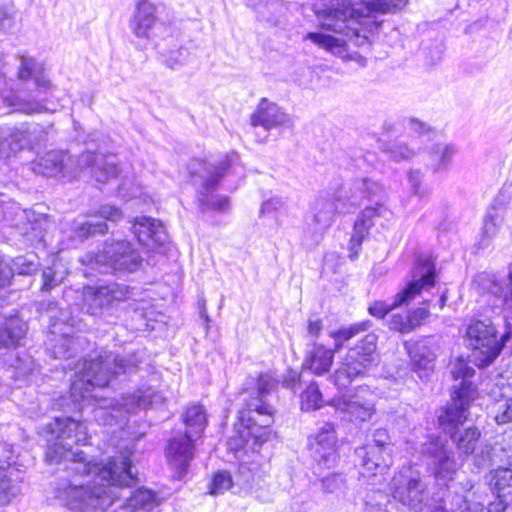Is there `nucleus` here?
<instances>
[{"mask_svg":"<svg viewBox=\"0 0 512 512\" xmlns=\"http://www.w3.org/2000/svg\"><path fill=\"white\" fill-rule=\"evenodd\" d=\"M383 196L382 185L371 178H356L348 186L335 180L327 190L319 193L312 205L313 220L317 226L315 231L323 233L332 225L337 213L355 210L364 199L374 202V205L366 206L357 215L353 225L348 244L349 258L358 259L362 244L376 224V219L389 221L392 217V211L382 203Z\"/></svg>","mask_w":512,"mask_h":512,"instance_id":"obj_1","label":"nucleus"},{"mask_svg":"<svg viewBox=\"0 0 512 512\" xmlns=\"http://www.w3.org/2000/svg\"><path fill=\"white\" fill-rule=\"evenodd\" d=\"M133 462L127 468L132 475L131 481H108L98 478L96 468L87 473L75 474L62 470L66 476L55 483V497L72 510L106 511L114 507L113 512L150 511L157 505V494L146 487L130 491L128 496H122L123 488L131 487L138 482L137 474L133 471Z\"/></svg>","mask_w":512,"mask_h":512,"instance_id":"obj_2","label":"nucleus"},{"mask_svg":"<svg viewBox=\"0 0 512 512\" xmlns=\"http://www.w3.org/2000/svg\"><path fill=\"white\" fill-rule=\"evenodd\" d=\"M83 424L71 417H56L47 425L51 435L45 452L48 464H56L58 470H66L75 474L87 473L93 468L99 471L98 478L108 481H131L132 475L127 472L131 465L129 456L109 457L105 462L90 459L82 450H73L74 445L86 439Z\"/></svg>","mask_w":512,"mask_h":512,"instance_id":"obj_3","label":"nucleus"},{"mask_svg":"<svg viewBox=\"0 0 512 512\" xmlns=\"http://www.w3.org/2000/svg\"><path fill=\"white\" fill-rule=\"evenodd\" d=\"M141 359L136 352L115 353L105 348L95 352L94 357L69 361L63 369L74 371L70 384V399L82 406L86 401L95 400L96 388L115 387L130 380L139 372Z\"/></svg>","mask_w":512,"mask_h":512,"instance_id":"obj_4","label":"nucleus"},{"mask_svg":"<svg viewBox=\"0 0 512 512\" xmlns=\"http://www.w3.org/2000/svg\"><path fill=\"white\" fill-rule=\"evenodd\" d=\"M273 387L271 375L268 373L258 375L253 392L255 396L246 400L238 411L237 421L234 423V434L228 439L227 445L231 451L258 452L262 445L271 439L274 411L265 398Z\"/></svg>","mask_w":512,"mask_h":512,"instance_id":"obj_5","label":"nucleus"},{"mask_svg":"<svg viewBox=\"0 0 512 512\" xmlns=\"http://www.w3.org/2000/svg\"><path fill=\"white\" fill-rule=\"evenodd\" d=\"M181 420L183 433L170 438L165 448L169 468L178 480H182L188 473L195 457L196 441L202 438L208 426V415L202 404L192 403L185 407Z\"/></svg>","mask_w":512,"mask_h":512,"instance_id":"obj_6","label":"nucleus"},{"mask_svg":"<svg viewBox=\"0 0 512 512\" xmlns=\"http://www.w3.org/2000/svg\"><path fill=\"white\" fill-rule=\"evenodd\" d=\"M133 288L116 281H103L83 288V307L87 314L106 324H116L123 304L132 297Z\"/></svg>","mask_w":512,"mask_h":512,"instance_id":"obj_7","label":"nucleus"},{"mask_svg":"<svg viewBox=\"0 0 512 512\" xmlns=\"http://www.w3.org/2000/svg\"><path fill=\"white\" fill-rule=\"evenodd\" d=\"M436 282L435 261L432 258H418L411 269V279L394 296L392 302L375 300L369 304L368 313L376 319H385L391 311L410 304L423 290L433 287Z\"/></svg>","mask_w":512,"mask_h":512,"instance_id":"obj_8","label":"nucleus"},{"mask_svg":"<svg viewBox=\"0 0 512 512\" xmlns=\"http://www.w3.org/2000/svg\"><path fill=\"white\" fill-rule=\"evenodd\" d=\"M377 340L374 333H369L348 349L338 368L329 376L339 391H344L354 381L365 377L377 365Z\"/></svg>","mask_w":512,"mask_h":512,"instance_id":"obj_9","label":"nucleus"},{"mask_svg":"<svg viewBox=\"0 0 512 512\" xmlns=\"http://www.w3.org/2000/svg\"><path fill=\"white\" fill-rule=\"evenodd\" d=\"M421 453L433 466L435 481L439 487L434 498L438 504L431 512H453L452 507H447V501L450 498L449 482L454 480L456 474L453 452L448 448L446 441L439 437H431L422 444Z\"/></svg>","mask_w":512,"mask_h":512,"instance_id":"obj_10","label":"nucleus"},{"mask_svg":"<svg viewBox=\"0 0 512 512\" xmlns=\"http://www.w3.org/2000/svg\"><path fill=\"white\" fill-rule=\"evenodd\" d=\"M142 263L143 257L133 242L113 237L107 239L102 249L91 255L89 260L91 268L101 273H133L141 268Z\"/></svg>","mask_w":512,"mask_h":512,"instance_id":"obj_11","label":"nucleus"},{"mask_svg":"<svg viewBox=\"0 0 512 512\" xmlns=\"http://www.w3.org/2000/svg\"><path fill=\"white\" fill-rule=\"evenodd\" d=\"M390 437L386 429H376L372 438L362 446L355 448L352 455L354 466L359 469L360 477L375 476L390 465Z\"/></svg>","mask_w":512,"mask_h":512,"instance_id":"obj_12","label":"nucleus"},{"mask_svg":"<svg viewBox=\"0 0 512 512\" xmlns=\"http://www.w3.org/2000/svg\"><path fill=\"white\" fill-rule=\"evenodd\" d=\"M153 391L137 390L134 393L122 397L121 402L110 400L109 406H100L94 410L95 420L103 426H125L131 414L137 413L142 409H147L153 403Z\"/></svg>","mask_w":512,"mask_h":512,"instance_id":"obj_13","label":"nucleus"},{"mask_svg":"<svg viewBox=\"0 0 512 512\" xmlns=\"http://www.w3.org/2000/svg\"><path fill=\"white\" fill-rule=\"evenodd\" d=\"M336 446V425L325 422L314 435L308 437L306 447L314 463L312 469L334 468L339 460Z\"/></svg>","mask_w":512,"mask_h":512,"instance_id":"obj_14","label":"nucleus"},{"mask_svg":"<svg viewBox=\"0 0 512 512\" xmlns=\"http://www.w3.org/2000/svg\"><path fill=\"white\" fill-rule=\"evenodd\" d=\"M156 12V6L148 0H140L136 5L129 27L139 39L138 46L141 49L146 48L147 42L164 38L168 34V27L159 21Z\"/></svg>","mask_w":512,"mask_h":512,"instance_id":"obj_15","label":"nucleus"},{"mask_svg":"<svg viewBox=\"0 0 512 512\" xmlns=\"http://www.w3.org/2000/svg\"><path fill=\"white\" fill-rule=\"evenodd\" d=\"M469 385L463 383L460 387L451 391V404H447L440 409L437 416L439 428L455 439L459 433L460 427L467 419L469 408L476 399L469 395Z\"/></svg>","mask_w":512,"mask_h":512,"instance_id":"obj_16","label":"nucleus"},{"mask_svg":"<svg viewBox=\"0 0 512 512\" xmlns=\"http://www.w3.org/2000/svg\"><path fill=\"white\" fill-rule=\"evenodd\" d=\"M393 497L415 512H422L428 501L427 486L418 472L406 469L392 479Z\"/></svg>","mask_w":512,"mask_h":512,"instance_id":"obj_17","label":"nucleus"},{"mask_svg":"<svg viewBox=\"0 0 512 512\" xmlns=\"http://www.w3.org/2000/svg\"><path fill=\"white\" fill-rule=\"evenodd\" d=\"M122 211L113 205H103L96 215H91L83 220H75L71 227L70 239L74 243L84 241L99 235H104L110 230V224L122 220Z\"/></svg>","mask_w":512,"mask_h":512,"instance_id":"obj_18","label":"nucleus"},{"mask_svg":"<svg viewBox=\"0 0 512 512\" xmlns=\"http://www.w3.org/2000/svg\"><path fill=\"white\" fill-rule=\"evenodd\" d=\"M233 159L230 156H225L218 165L214 166L208 171V174L203 178L201 190L199 191L200 197V210H215L224 212L230 206V198L228 196L213 195L222 181L228 175L232 168Z\"/></svg>","mask_w":512,"mask_h":512,"instance_id":"obj_19","label":"nucleus"},{"mask_svg":"<svg viewBox=\"0 0 512 512\" xmlns=\"http://www.w3.org/2000/svg\"><path fill=\"white\" fill-rule=\"evenodd\" d=\"M323 27L336 33H345V29L355 33V29L350 28L348 23H358L365 15L360 7H356L352 0H331L330 5L323 11Z\"/></svg>","mask_w":512,"mask_h":512,"instance_id":"obj_20","label":"nucleus"},{"mask_svg":"<svg viewBox=\"0 0 512 512\" xmlns=\"http://www.w3.org/2000/svg\"><path fill=\"white\" fill-rule=\"evenodd\" d=\"M41 132L40 126L33 123H20L14 126L0 127V140L7 153H16L30 149Z\"/></svg>","mask_w":512,"mask_h":512,"instance_id":"obj_21","label":"nucleus"},{"mask_svg":"<svg viewBox=\"0 0 512 512\" xmlns=\"http://www.w3.org/2000/svg\"><path fill=\"white\" fill-rule=\"evenodd\" d=\"M250 121L252 126H261L267 131L273 128L291 129L293 127L291 116L267 98L260 100L250 117Z\"/></svg>","mask_w":512,"mask_h":512,"instance_id":"obj_22","label":"nucleus"},{"mask_svg":"<svg viewBox=\"0 0 512 512\" xmlns=\"http://www.w3.org/2000/svg\"><path fill=\"white\" fill-rule=\"evenodd\" d=\"M33 85L35 90L30 92L27 99H22L16 95L6 97L8 105L14 107L17 111L26 114H36L48 111L46 101L50 93V81L45 77H38L36 78V83Z\"/></svg>","mask_w":512,"mask_h":512,"instance_id":"obj_23","label":"nucleus"},{"mask_svg":"<svg viewBox=\"0 0 512 512\" xmlns=\"http://www.w3.org/2000/svg\"><path fill=\"white\" fill-rule=\"evenodd\" d=\"M130 230L142 246H162L168 240V234L162 222L149 216L134 218Z\"/></svg>","mask_w":512,"mask_h":512,"instance_id":"obj_24","label":"nucleus"},{"mask_svg":"<svg viewBox=\"0 0 512 512\" xmlns=\"http://www.w3.org/2000/svg\"><path fill=\"white\" fill-rule=\"evenodd\" d=\"M333 363V352L328 347L318 341L307 343L301 364L302 371H308L315 376H324L330 372Z\"/></svg>","mask_w":512,"mask_h":512,"instance_id":"obj_25","label":"nucleus"},{"mask_svg":"<svg viewBox=\"0 0 512 512\" xmlns=\"http://www.w3.org/2000/svg\"><path fill=\"white\" fill-rule=\"evenodd\" d=\"M28 326L17 313L0 318V349H16L26 336Z\"/></svg>","mask_w":512,"mask_h":512,"instance_id":"obj_26","label":"nucleus"},{"mask_svg":"<svg viewBox=\"0 0 512 512\" xmlns=\"http://www.w3.org/2000/svg\"><path fill=\"white\" fill-rule=\"evenodd\" d=\"M87 339L82 336L61 335L54 341L49 340L46 348L48 354L55 359L71 360L76 358L87 345Z\"/></svg>","mask_w":512,"mask_h":512,"instance_id":"obj_27","label":"nucleus"},{"mask_svg":"<svg viewBox=\"0 0 512 512\" xmlns=\"http://www.w3.org/2000/svg\"><path fill=\"white\" fill-rule=\"evenodd\" d=\"M405 348L410 358L411 370L417 373L421 380L427 378L434 367L435 353L423 343H406Z\"/></svg>","mask_w":512,"mask_h":512,"instance_id":"obj_28","label":"nucleus"},{"mask_svg":"<svg viewBox=\"0 0 512 512\" xmlns=\"http://www.w3.org/2000/svg\"><path fill=\"white\" fill-rule=\"evenodd\" d=\"M36 258L34 254L17 256L13 259L12 266H10L0 257V288H4L10 284L14 273L30 275L36 272L39 266Z\"/></svg>","mask_w":512,"mask_h":512,"instance_id":"obj_29","label":"nucleus"},{"mask_svg":"<svg viewBox=\"0 0 512 512\" xmlns=\"http://www.w3.org/2000/svg\"><path fill=\"white\" fill-rule=\"evenodd\" d=\"M326 469H312L315 480L311 481L314 487H320L324 494H332L336 497L345 494L347 489V480L345 474L341 472L328 471Z\"/></svg>","mask_w":512,"mask_h":512,"instance_id":"obj_30","label":"nucleus"},{"mask_svg":"<svg viewBox=\"0 0 512 512\" xmlns=\"http://www.w3.org/2000/svg\"><path fill=\"white\" fill-rule=\"evenodd\" d=\"M509 336L508 332L499 335L491 325L482 329V354L485 355L482 367L488 366L501 353Z\"/></svg>","mask_w":512,"mask_h":512,"instance_id":"obj_31","label":"nucleus"},{"mask_svg":"<svg viewBox=\"0 0 512 512\" xmlns=\"http://www.w3.org/2000/svg\"><path fill=\"white\" fill-rule=\"evenodd\" d=\"M471 358L470 356L464 357L463 355L457 356L452 363L451 368V375L454 380L461 379V382L458 385H454L452 387L453 389H456L457 387H460L463 383H466L469 385V395L477 398L478 395V388L477 385L474 384L470 378L475 375V369L474 366L478 367L480 369V363H477L476 360L473 362V365H471Z\"/></svg>","mask_w":512,"mask_h":512,"instance_id":"obj_32","label":"nucleus"},{"mask_svg":"<svg viewBox=\"0 0 512 512\" xmlns=\"http://www.w3.org/2000/svg\"><path fill=\"white\" fill-rule=\"evenodd\" d=\"M457 149L453 144L435 143L428 148L430 168L433 173L446 171L450 166Z\"/></svg>","mask_w":512,"mask_h":512,"instance_id":"obj_33","label":"nucleus"},{"mask_svg":"<svg viewBox=\"0 0 512 512\" xmlns=\"http://www.w3.org/2000/svg\"><path fill=\"white\" fill-rule=\"evenodd\" d=\"M86 164L92 168V173L99 183L109 182L112 179H116L120 174L118 165L109 160L101 163L97 153H89L86 157Z\"/></svg>","mask_w":512,"mask_h":512,"instance_id":"obj_34","label":"nucleus"},{"mask_svg":"<svg viewBox=\"0 0 512 512\" xmlns=\"http://www.w3.org/2000/svg\"><path fill=\"white\" fill-rule=\"evenodd\" d=\"M64 157L61 151H49L40 157L35 170L46 177H56L63 172Z\"/></svg>","mask_w":512,"mask_h":512,"instance_id":"obj_35","label":"nucleus"},{"mask_svg":"<svg viewBox=\"0 0 512 512\" xmlns=\"http://www.w3.org/2000/svg\"><path fill=\"white\" fill-rule=\"evenodd\" d=\"M325 405L323 393L318 383L310 381L306 388L300 393V409L303 412L320 410Z\"/></svg>","mask_w":512,"mask_h":512,"instance_id":"obj_36","label":"nucleus"},{"mask_svg":"<svg viewBox=\"0 0 512 512\" xmlns=\"http://www.w3.org/2000/svg\"><path fill=\"white\" fill-rule=\"evenodd\" d=\"M489 485L497 497H505L512 494V470L499 468L491 473Z\"/></svg>","mask_w":512,"mask_h":512,"instance_id":"obj_37","label":"nucleus"},{"mask_svg":"<svg viewBox=\"0 0 512 512\" xmlns=\"http://www.w3.org/2000/svg\"><path fill=\"white\" fill-rule=\"evenodd\" d=\"M19 66L17 70V78L22 81L33 80L36 83V78L45 77L43 75L42 65L32 56L18 55Z\"/></svg>","mask_w":512,"mask_h":512,"instance_id":"obj_38","label":"nucleus"},{"mask_svg":"<svg viewBox=\"0 0 512 512\" xmlns=\"http://www.w3.org/2000/svg\"><path fill=\"white\" fill-rule=\"evenodd\" d=\"M235 486L234 478L228 470H218L213 473L209 483V494L217 496Z\"/></svg>","mask_w":512,"mask_h":512,"instance_id":"obj_39","label":"nucleus"},{"mask_svg":"<svg viewBox=\"0 0 512 512\" xmlns=\"http://www.w3.org/2000/svg\"><path fill=\"white\" fill-rule=\"evenodd\" d=\"M257 465L254 463H240L234 478L235 485L241 490H250L255 484V471Z\"/></svg>","mask_w":512,"mask_h":512,"instance_id":"obj_40","label":"nucleus"},{"mask_svg":"<svg viewBox=\"0 0 512 512\" xmlns=\"http://www.w3.org/2000/svg\"><path fill=\"white\" fill-rule=\"evenodd\" d=\"M64 280V274L58 271L54 266H47L41 272L40 292L42 294L51 293L59 287Z\"/></svg>","mask_w":512,"mask_h":512,"instance_id":"obj_41","label":"nucleus"},{"mask_svg":"<svg viewBox=\"0 0 512 512\" xmlns=\"http://www.w3.org/2000/svg\"><path fill=\"white\" fill-rule=\"evenodd\" d=\"M192 53L190 48L181 46L178 49L170 50L167 54L162 53L164 63L167 67L176 70L189 62Z\"/></svg>","mask_w":512,"mask_h":512,"instance_id":"obj_42","label":"nucleus"},{"mask_svg":"<svg viewBox=\"0 0 512 512\" xmlns=\"http://www.w3.org/2000/svg\"><path fill=\"white\" fill-rule=\"evenodd\" d=\"M480 438V431L474 427L465 430L463 435L458 434L455 436L453 441L457 442L459 449L463 450L466 454H472L477 448V444Z\"/></svg>","mask_w":512,"mask_h":512,"instance_id":"obj_43","label":"nucleus"},{"mask_svg":"<svg viewBox=\"0 0 512 512\" xmlns=\"http://www.w3.org/2000/svg\"><path fill=\"white\" fill-rule=\"evenodd\" d=\"M383 150L396 162L409 160L415 155V150L411 149L404 142H393L384 145Z\"/></svg>","mask_w":512,"mask_h":512,"instance_id":"obj_44","label":"nucleus"},{"mask_svg":"<svg viewBox=\"0 0 512 512\" xmlns=\"http://www.w3.org/2000/svg\"><path fill=\"white\" fill-rule=\"evenodd\" d=\"M372 326V322L370 320H364L357 323L350 324L348 326H341L338 329L333 330L338 338L341 340L348 342L359 333L367 332Z\"/></svg>","mask_w":512,"mask_h":512,"instance_id":"obj_45","label":"nucleus"},{"mask_svg":"<svg viewBox=\"0 0 512 512\" xmlns=\"http://www.w3.org/2000/svg\"><path fill=\"white\" fill-rule=\"evenodd\" d=\"M15 6L11 1L0 0V31L7 32L15 24Z\"/></svg>","mask_w":512,"mask_h":512,"instance_id":"obj_46","label":"nucleus"},{"mask_svg":"<svg viewBox=\"0 0 512 512\" xmlns=\"http://www.w3.org/2000/svg\"><path fill=\"white\" fill-rule=\"evenodd\" d=\"M17 494V487L12 484L3 471L0 472V506L8 504Z\"/></svg>","mask_w":512,"mask_h":512,"instance_id":"obj_47","label":"nucleus"},{"mask_svg":"<svg viewBox=\"0 0 512 512\" xmlns=\"http://www.w3.org/2000/svg\"><path fill=\"white\" fill-rule=\"evenodd\" d=\"M303 372L304 371L302 370L298 371L291 367L287 368L285 373L282 375V386L296 393L301 387Z\"/></svg>","mask_w":512,"mask_h":512,"instance_id":"obj_48","label":"nucleus"},{"mask_svg":"<svg viewBox=\"0 0 512 512\" xmlns=\"http://www.w3.org/2000/svg\"><path fill=\"white\" fill-rule=\"evenodd\" d=\"M390 330L400 334H408L413 331V326L408 323L407 314L395 313L387 321Z\"/></svg>","mask_w":512,"mask_h":512,"instance_id":"obj_49","label":"nucleus"},{"mask_svg":"<svg viewBox=\"0 0 512 512\" xmlns=\"http://www.w3.org/2000/svg\"><path fill=\"white\" fill-rule=\"evenodd\" d=\"M376 11L394 13L406 6L408 0H371Z\"/></svg>","mask_w":512,"mask_h":512,"instance_id":"obj_50","label":"nucleus"},{"mask_svg":"<svg viewBox=\"0 0 512 512\" xmlns=\"http://www.w3.org/2000/svg\"><path fill=\"white\" fill-rule=\"evenodd\" d=\"M307 38L313 43L326 48H335L341 46L340 39L322 32H310L308 33Z\"/></svg>","mask_w":512,"mask_h":512,"instance_id":"obj_51","label":"nucleus"},{"mask_svg":"<svg viewBox=\"0 0 512 512\" xmlns=\"http://www.w3.org/2000/svg\"><path fill=\"white\" fill-rule=\"evenodd\" d=\"M406 314L408 317V323L413 326L414 331L430 316V311L427 307H417L409 310Z\"/></svg>","mask_w":512,"mask_h":512,"instance_id":"obj_52","label":"nucleus"},{"mask_svg":"<svg viewBox=\"0 0 512 512\" xmlns=\"http://www.w3.org/2000/svg\"><path fill=\"white\" fill-rule=\"evenodd\" d=\"M468 346L474 351L480 350V321L473 319L466 331Z\"/></svg>","mask_w":512,"mask_h":512,"instance_id":"obj_53","label":"nucleus"},{"mask_svg":"<svg viewBox=\"0 0 512 512\" xmlns=\"http://www.w3.org/2000/svg\"><path fill=\"white\" fill-rule=\"evenodd\" d=\"M324 325L323 320L320 318H309L307 321V337L309 338V342L318 341Z\"/></svg>","mask_w":512,"mask_h":512,"instance_id":"obj_54","label":"nucleus"},{"mask_svg":"<svg viewBox=\"0 0 512 512\" xmlns=\"http://www.w3.org/2000/svg\"><path fill=\"white\" fill-rule=\"evenodd\" d=\"M423 179V174L419 169L409 170L407 172V180L413 195L421 196L420 188Z\"/></svg>","mask_w":512,"mask_h":512,"instance_id":"obj_55","label":"nucleus"},{"mask_svg":"<svg viewBox=\"0 0 512 512\" xmlns=\"http://www.w3.org/2000/svg\"><path fill=\"white\" fill-rule=\"evenodd\" d=\"M283 205L284 201L281 197H271L270 199L262 203L260 208V214L262 216L269 215L280 209Z\"/></svg>","mask_w":512,"mask_h":512,"instance_id":"obj_56","label":"nucleus"},{"mask_svg":"<svg viewBox=\"0 0 512 512\" xmlns=\"http://www.w3.org/2000/svg\"><path fill=\"white\" fill-rule=\"evenodd\" d=\"M408 127L419 135H425L432 132V128L427 123L417 118H409Z\"/></svg>","mask_w":512,"mask_h":512,"instance_id":"obj_57","label":"nucleus"},{"mask_svg":"<svg viewBox=\"0 0 512 512\" xmlns=\"http://www.w3.org/2000/svg\"><path fill=\"white\" fill-rule=\"evenodd\" d=\"M329 337L334 340L333 347L329 349L333 352V358H335V354L339 353L344 348L346 342L338 338V335L333 330L329 331Z\"/></svg>","mask_w":512,"mask_h":512,"instance_id":"obj_58","label":"nucleus"},{"mask_svg":"<svg viewBox=\"0 0 512 512\" xmlns=\"http://www.w3.org/2000/svg\"><path fill=\"white\" fill-rule=\"evenodd\" d=\"M6 86V79L4 77V75L0 72V96L8 102V100L6 99V96H3L2 95V90L3 88ZM11 95H7V97H10Z\"/></svg>","mask_w":512,"mask_h":512,"instance_id":"obj_59","label":"nucleus"},{"mask_svg":"<svg viewBox=\"0 0 512 512\" xmlns=\"http://www.w3.org/2000/svg\"><path fill=\"white\" fill-rule=\"evenodd\" d=\"M447 295L443 292L439 297V308L442 309L446 305Z\"/></svg>","mask_w":512,"mask_h":512,"instance_id":"obj_60","label":"nucleus"},{"mask_svg":"<svg viewBox=\"0 0 512 512\" xmlns=\"http://www.w3.org/2000/svg\"><path fill=\"white\" fill-rule=\"evenodd\" d=\"M354 162H355V159L354 158H349L347 160V162L345 163H339V166H343L344 168H349L350 166H353L354 165Z\"/></svg>","mask_w":512,"mask_h":512,"instance_id":"obj_61","label":"nucleus"},{"mask_svg":"<svg viewBox=\"0 0 512 512\" xmlns=\"http://www.w3.org/2000/svg\"><path fill=\"white\" fill-rule=\"evenodd\" d=\"M371 415L369 409H364L360 415L361 420H366V418H369Z\"/></svg>","mask_w":512,"mask_h":512,"instance_id":"obj_62","label":"nucleus"},{"mask_svg":"<svg viewBox=\"0 0 512 512\" xmlns=\"http://www.w3.org/2000/svg\"><path fill=\"white\" fill-rule=\"evenodd\" d=\"M9 153H7L3 147V143L0 140V158L8 157Z\"/></svg>","mask_w":512,"mask_h":512,"instance_id":"obj_63","label":"nucleus"},{"mask_svg":"<svg viewBox=\"0 0 512 512\" xmlns=\"http://www.w3.org/2000/svg\"><path fill=\"white\" fill-rule=\"evenodd\" d=\"M441 54H442V50L438 49L437 50V56L436 57H432L431 62L435 63L436 61L440 60L441 59Z\"/></svg>","mask_w":512,"mask_h":512,"instance_id":"obj_64","label":"nucleus"}]
</instances>
